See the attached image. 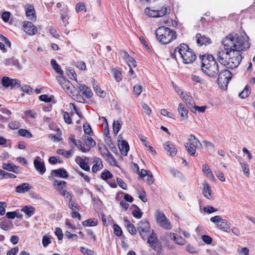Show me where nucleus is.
Masks as SVG:
<instances>
[{
    "label": "nucleus",
    "instance_id": "3c124183",
    "mask_svg": "<svg viewBox=\"0 0 255 255\" xmlns=\"http://www.w3.org/2000/svg\"><path fill=\"white\" fill-rule=\"evenodd\" d=\"M101 178L104 180H107L113 177V174L109 171H106L102 173Z\"/></svg>",
    "mask_w": 255,
    "mask_h": 255
},
{
    "label": "nucleus",
    "instance_id": "2eb2a0df",
    "mask_svg": "<svg viewBox=\"0 0 255 255\" xmlns=\"http://www.w3.org/2000/svg\"><path fill=\"white\" fill-rule=\"evenodd\" d=\"M94 165L92 168V172L96 173L97 171L102 169L103 168V165L101 158L97 157L93 158V161Z\"/></svg>",
    "mask_w": 255,
    "mask_h": 255
},
{
    "label": "nucleus",
    "instance_id": "09e8293b",
    "mask_svg": "<svg viewBox=\"0 0 255 255\" xmlns=\"http://www.w3.org/2000/svg\"><path fill=\"white\" fill-rule=\"evenodd\" d=\"M86 146L94 147L96 145V142L91 137H87L86 140L85 141Z\"/></svg>",
    "mask_w": 255,
    "mask_h": 255
},
{
    "label": "nucleus",
    "instance_id": "f8f14e48",
    "mask_svg": "<svg viewBox=\"0 0 255 255\" xmlns=\"http://www.w3.org/2000/svg\"><path fill=\"white\" fill-rule=\"evenodd\" d=\"M195 38L197 44L198 46L207 45L211 43L212 41L209 37H206L204 35H201L200 33H197L195 35Z\"/></svg>",
    "mask_w": 255,
    "mask_h": 255
},
{
    "label": "nucleus",
    "instance_id": "79ce46f5",
    "mask_svg": "<svg viewBox=\"0 0 255 255\" xmlns=\"http://www.w3.org/2000/svg\"><path fill=\"white\" fill-rule=\"evenodd\" d=\"M207 107L206 106L199 107L196 106L195 104L193 106V108H191L190 111L195 113L196 112H198L199 113H204Z\"/></svg>",
    "mask_w": 255,
    "mask_h": 255
},
{
    "label": "nucleus",
    "instance_id": "dca6fc26",
    "mask_svg": "<svg viewBox=\"0 0 255 255\" xmlns=\"http://www.w3.org/2000/svg\"><path fill=\"white\" fill-rule=\"evenodd\" d=\"M203 194L204 196L208 199H211L213 198L212 195L211 187L210 185L206 181L203 184Z\"/></svg>",
    "mask_w": 255,
    "mask_h": 255
},
{
    "label": "nucleus",
    "instance_id": "8fccbe9b",
    "mask_svg": "<svg viewBox=\"0 0 255 255\" xmlns=\"http://www.w3.org/2000/svg\"><path fill=\"white\" fill-rule=\"evenodd\" d=\"M59 193L62 196H63L64 198L68 199L69 201L70 200V199H72V194L65 189L61 191Z\"/></svg>",
    "mask_w": 255,
    "mask_h": 255
},
{
    "label": "nucleus",
    "instance_id": "a18cd8bd",
    "mask_svg": "<svg viewBox=\"0 0 255 255\" xmlns=\"http://www.w3.org/2000/svg\"><path fill=\"white\" fill-rule=\"evenodd\" d=\"M82 224L84 226L92 227L96 226L97 225V221L90 219L84 221Z\"/></svg>",
    "mask_w": 255,
    "mask_h": 255
},
{
    "label": "nucleus",
    "instance_id": "0e129e2a",
    "mask_svg": "<svg viewBox=\"0 0 255 255\" xmlns=\"http://www.w3.org/2000/svg\"><path fill=\"white\" fill-rule=\"evenodd\" d=\"M69 207L72 211H74L75 209L79 210V207L75 205V202L72 199L69 201Z\"/></svg>",
    "mask_w": 255,
    "mask_h": 255
},
{
    "label": "nucleus",
    "instance_id": "9b49d317",
    "mask_svg": "<svg viewBox=\"0 0 255 255\" xmlns=\"http://www.w3.org/2000/svg\"><path fill=\"white\" fill-rule=\"evenodd\" d=\"M23 30L29 35H35L37 32V28L31 22L25 21L23 25Z\"/></svg>",
    "mask_w": 255,
    "mask_h": 255
},
{
    "label": "nucleus",
    "instance_id": "338daca9",
    "mask_svg": "<svg viewBox=\"0 0 255 255\" xmlns=\"http://www.w3.org/2000/svg\"><path fill=\"white\" fill-rule=\"evenodd\" d=\"M55 235L57 237L59 240H61L63 237V234L62 230L60 228H56L55 232Z\"/></svg>",
    "mask_w": 255,
    "mask_h": 255
},
{
    "label": "nucleus",
    "instance_id": "c03bdc74",
    "mask_svg": "<svg viewBox=\"0 0 255 255\" xmlns=\"http://www.w3.org/2000/svg\"><path fill=\"white\" fill-rule=\"evenodd\" d=\"M242 168L243 169V171L247 177H249L250 175V170H249V165L247 163H242L240 162Z\"/></svg>",
    "mask_w": 255,
    "mask_h": 255
},
{
    "label": "nucleus",
    "instance_id": "f3484780",
    "mask_svg": "<svg viewBox=\"0 0 255 255\" xmlns=\"http://www.w3.org/2000/svg\"><path fill=\"white\" fill-rule=\"evenodd\" d=\"M164 149L169 152L171 156H174L176 154L177 150L170 141L165 142L164 144Z\"/></svg>",
    "mask_w": 255,
    "mask_h": 255
},
{
    "label": "nucleus",
    "instance_id": "c85d7f7f",
    "mask_svg": "<svg viewBox=\"0 0 255 255\" xmlns=\"http://www.w3.org/2000/svg\"><path fill=\"white\" fill-rule=\"evenodd\" d=\"M182 100L187 105V107L191 110L195 104L194 101L192 97L188 95H184L181 97Z\"/></svg>",
    "mask_w": 255,
    "mask_h": 255
},
{
    "label": "nucleus",
    "instance_id": "4468645a",
    "mask_svg": "<svg viewBox=\"0 0 255 255\" xmlns=\"http://www.w3.org/2000/svg\"><path fill=\"white\" fill-rule=\"evenodd\" d=\"M50 174L52 176L55 175L57 177L63 178H67L69 176L68 173L64 168L52 170Z\"/></svg>",
    "mask_w": 255,
    "mask_h": 255
},
{
    "label": "nucleus",
    "instance_id": "4be33fe9",
    "mask_svg": "<svg viewBox=\"0 0 255 255\" xmlns=\"http://www.w3.org/2000/svg\"><path fill=\"white\" fill-rule=\"evenodd\" d=\"M3 63L6 66H15L18 69L21 68L18 61L13 58H8L4 60Z\"/></svg>",
    "mask_w": 255,
    "mask_h": 255
},
{
    "label": "nucleus",
    "instance_id": "b1692460",
    "mask_svg": "<svg viewBox=\"0 0 255 255\" xmlns=\"http://www.w3.org/2000/svg\"><path fill=\"white\" fill-rule=\"evenodd\" d=\"M217 227L224 232L229 233L230 231V226L226 220L222 219L221 221L217 224Z\"/></svg>",
    "mask_w": 255,
    "mask_h": 255
},
{
    "label": "nucleus",
    "instance_id": "6ab92c4d",
    "mask_svg": "<svg viewBox=\"0 0 255 255\" xmlns=\"http://www.w3.org/2000/svg\"><path fill=\"white\" fill-rule=\"evenodd\" d=\"M169 237L172 240H173L176 244L183 245L186 243V241L184 239L173 233H170Z\"/></svg>",
    "mask_w": 255,
    "mask_h": 255
},
{
    "label": "nucleus",
    "instance_id": "7c9ffc66",
    "mask_svg": "<svg viewBox=\"0 0 255 255\" xmlns=\"http://www.w3.org/2000/svg\"><path fill=\"white\" fill-rule=\"evenodd\" d=\"M21 211L24 212L28 217H30L34 214L35 208L31 206H25L21 209Z\"/></svg>",
    "mask_w": 255,
    "mask_h": 255
},
{
    "label": "nucleus",
    "instance_id": "a878e982",
    "mask_svg": "<svg viewBox=\"0 0 255 255\" xmlns=\"http://www.w3.org/2000/svg\"><path fill=\"white\" fill-rule=\"evenodd\" d=\"M3 169L7 171L18 173V167L11 163H3L2 165Z\"/></svg>",
    "mask_w": 255,
    "mask_h": 255
},
{
    "label": "nucleus",
    "instance_id": "39448f33",
    "mask_svg": "<svg viewBox=\"0 0 255 255\" xmlns=\"http://www.w3.org/2000/svg\"><path fill=\"white\" fill-rule=\"evenodd\" d=\"M184 146L190 155L194 156L196 149L201 146L200 141L193 134H190L188 142L184 143Z\"/></svg>",
    "mask_w": 255,
    "mask_h": 255
},
{
    "label": "nucleus",
    "instance_id": "6e6552de",
    "mask_svg": "<svg viewBox=\"0 0 255 255\" xmlns=\"http://www.w3.org/2000/svg\"><path fill=\"white\" fill-rule=\"evenodd\" d=\"M150 227L148 222L141 220L137 224V230L139 232L141 238L145 239L149 234Z\"/></svg>",
    "mask_w": 255,
    "mask_h": 255
},
{
    "label": "nucleus",
    "instance_id": "4c0bfd02",
    "mask_svg": "<svg viewBox=\"0 0 255 255\" xmlns=\"http://www.w3.org/2000/svg\"><path fill=\"white\" fill-rule=\"evenodd\" d=\"M18 133L21 136L26 137V138H31L32 137V134L27 129H20L18 131Z\"/></svg>",
    "mask_w": 255,
    "mask_h": 255
},
{
    "label": "nucleus",
    "instance_id": "412c9836",
    "mask_svg": "<svg viewBox=\"0 0 255 255\" xmlns=\"http://www.w3.org/2000/svg\"><path fill=\"white\" fill-rule=\"evenodd\" d=\"M66 185V182L64 181H58L54 179L53 182V186L59 193L65 189Z\"/></svg>",
    "mask_w": 255,
    "mask_h": 255
},
{
    "label": "nucleus",
    "instance_id": "20e7f679",
    "mask_svg": "<svg viewBox=\"0 0 255 255\" xmlns=\"http://www.w3.org/2000/svg\"><path fill=\"white\" fill-rule=\"evenodd\" d=\"M155 34L157 40L162 44L169 43L177 36V34L174 30L165 26L159 27L156 30Z\"/></svg>",
    "mask_w": 255,
    "mask_h": 255
},
{
    "label": "nucleus",
    "instance_id": "ddd939ff",
    "mask_svg": "<svg viewBox=\"0 0 255 255\" xmlns=\"http://www.w3.org/2000/svg\"><path fill=\"white\" fill-rule=\"evenodd\" d=\"M26 16L28 19L32 20H36V15L34 6L31 4H27L26 7Z\"/></svg>",
    "mask_w": 255,
    "mask_h": 255
},
{
    "label": "nucleus",
    "instance_id": "49530a36",
    "mask_svg": "<svg viewBox=\"0 0 255 255\" xmlns=\"http://www.w3.org/2000/svg\"><path fill=\"white\" fill-rule=\"evenodd\" d=\"M10 83V88L11 89L15 88H19L21 85L20 81L17 79H12V81Z\"/></svg>",
    "mask_w": 255,
    "mask_h": 255
},
{
    "label": "nucleus",
    "instance_id": "864d4df0",
    "mask_svg": "<svg viewBox=\"0 0 255 255\" xmlns=\"http://www.w3.org/2000/svg\"><path fill=\"white\" fill-rule=\"evenodd\" d=\"M8 127L11 129H16L20 127V124L17 121H13L8 124Z\"/></svg>",
    "mask_w": 255,
    "mask_h": 255
},
{
    "label": "nucleus",
    "instance_id": "1a4fd4ad",
    "mask_svg": "<svg viewBox=\"0 0 255 255\" xmlns=\"http://www.w3.org/2000/svg\"><path fill=\"white\" fill-rule=\"evenodd\" d=\"M170 10V8L165 5H164L161 9L152 10L150 9L149 8H146L145 9V12L147 15L152 17L163 16Z\"/></svg>",
    "mask_w": 255,
    "mask_h": 255
},
{
    "label": "nucleus",
    "instance_id": "4d7b16f0",
    "mask_svg": "<svg viewBox=\"0 0 255 255\" xmlns=\"http://www.w3.org/2000/svg\"><path fill=\"white\" fill-rule=\"evenodd\" d=\"M117 182L119 186L124 190H126L127 189V185L125 183L122 179L117 177Z\"/></svg>",
    "mask_w": 255,
    "mask_h": 255
},
{
    "label": "nucleus",
    "instance_id": "ea45409f",
    "mask_svg": "<svg viewBox=\"0 0 255 255\" xmlns=\"http://www.w3.org/2000/svg\"><path fill=\"white\" fill-rule=\"evenodd\" d=\"M12 79L9 77L4 76L1 79V84L5 88H8L10 87V83Z\"/></svg>",
    "mask_w": 255,
    "mask_h": 255
},
{
    "label": "nucleus",
    "instance_id": "a19ab883",
    "mask_svg": "<svg viewBox=\"0 0 255 255\" xmlns=\"http://www.w3.org/2000/svg\"><path fill=\"white\" fill-rule=\"evenodd\" d=\"M249 88L250 86L249 85H246L244 90L239 94V96L242 99L247 98L251 93Z\"/></svg>",
    "mask_w": 255,
    "mask_h": 255
},
{
    "label": "nucleus",
    "instance_id": "e433bc0d",
    "mask_svg": "<svg viewBox=\"0 0 255 255\" xmlns=\"http://www.w3.org/2000/svg\"><path fill=\"white\" fill-rule=\"evenodd\" d=\"M122 126V122L120 120L114 121L113 123V132L117 134L120 130Z\"/></svg>",
    "mask_w": 255,
    "mask_h": 255
},
{
    "label": "nucleus",
    "instance_id": "37998d69",
    "mask_svg": "<svg viewBox=\"0 0 255 255\" xmlns=\"http://www.w3.org/2000/svg\"><path fill=\"white\" fill-rule=\"evenodd\" d=\"M67 75L69 77V78L73 79H74L75 80H77L76 77L77 74L75 73V71L73 69H67L66 71Z\"/></svg>",
    "mask_w": 255,
    "mask_h": 255
},
{
    "label": "nucleus",
    "instance_id": "bb28decb",
    "mask_svg": "<svg viewBox=\"0 0 255 255\" xmlns=\"http://www.w3.org/2000/svg\"><path fill=\"white\" fill-rule=\"evenodd\" d=\"M31 189V186L28 183H24L18 185L16 188V192L18 193H25Z\"/></svg>",
    "mask_w": 255,
    "mask_h": 255
},
{
    "label": "nucleus",
    "instance_id": "aec40b11",
    "mask_svg": "<svg viewBox=\"0 0 255 255\" xmlns=\"http://www.w3.org/2000/svg\"><path fill=\"white\" fill-rule=\"evenodd\" d=\"M80 91L82 92L83 95L88 98L92 97L93 93L91 89L84 84H80L78 87Z\"/></svg>",
    "mask_w": 255,
    "mask_h": 255
},
{
    "label": "nucleus",
    "instance_id": "2f4dec72",
    "mask_svg": "<svg viewBox=\"0 0 255 255\" xmlns=\"http://www.w3.org/2000/svg\"><path fill=\"white\" fill-rule=\"evenodd\" d=\"M92 82L94 90L97 93L98 95L101 97H104L106 95V93L102 90L100 87H99L97 83H96V81L94 79H92Z\"/></svg>",
    "mask_w": 255,
    "mask_h": 255
},
{
    "label": "nucleus",
    "instance_id": "6e6d98bb",
    "mask_svg": "<svg viewBox=\"0 0 255 255\" xmlns=\"http://www.w3.org/2000/svg\"><path fill=\"white\" fill-rule=\"evenodd\" d=\"M63 117L66 123L68 124H71L72 123V119L69 114L67 112H63Z\"/></svg>",
    "mask_w": 255,
    "mask_h": 255
},
{
    "label": "nucleus",
    "instance_id": "473e14b6",
    "mask_svg": "<svg viewBox=\"0 0 255 255\" xmlns=\"http://www.w3.org/2000/svg\"><path fill=\"white\" fill-rule=\"evenodd\" d=\"M56 152L57 154L62 155L64 157L68 158L71 157L72 155H73V150L71 149L70 150L66 151L64 149H59L56 150Z\"/></svg>",
    "mask_w": 255,
    "mask_h": 255
},
{
    "label": "nucleus",
    "instance_id": "72a5a7b5",
    "mask_svg": "<svg viewBox=\"0 0 255 255\" xmlns=\"http://www.w3.org/2000/svg\"><path fill=\"white\" fill-rule=\"evenodd\" d=\"M202 171L203 173L206 174L209 178L213 179L214 176L211 172L209 165L207 164H204L202 166Z\"/></svg>",
    "mask_w": 255,
    "mask_h": 255
},
{
    "label": "nucleus",
    "instance_id": "cd10ccee",
    "mask_svg": "<svg viewBox=\"0 0 255 255\" xmlns=\"http://www.w3.org/2000/svg\"><path fill=\"white\" fill-rule=\"evenodd\" d=\"M178 112L180 115V117L183 119L187 120L188 118V110L184 107L183 105L181 103L179 104L178 108Z\"/></svg>",
    "mask_w": 255,
    "mask_h": 255
},
{
    "label": "nucleus",
    "instance_id": "052dcab7",
    "mask_svg": "<svg viewBox=\"0 0 255 255\" xmlns=\"http://www.w3.org/2000/svg\"><path fill=\"white\" fill-rule=\"evenodd\" d=\"M133 92L137 96H139L142 92V86L139 85L134 86L133 87Z\"/></svg>",
    "mask_w": 255,
    "mask_h": 255
},
{
    "label": "nucleus",
    "instance_id": "393cba45",
    "mask_svg": "<svg viewBox=\"0 0 255 255\" xmlns=\"http://www.w3.org/2000/svg\"><path fill=\"white\" fill-rule=\"evenodd\" d=\"M119 147L122 154L126 156L129 149L128 142L125 140L122 141L121 143L119 144Z\"/></svg>",
    "mask_w": 255,
    "mask_h": 255
},
{
    "label": "nucleus",
    "instance_id": "5701e85b",
    "mask_svg": "<svg viewBox=\"0 0 255 255\" xmlns=\"http://www.w3.org/2000/svg\"><path fill=\"white\" fill-rule=\"evenodd\" d=\"M124 221L128 232L132 235H135L136 233V230L134 226L130 222L127 217H124Z\"/></svg>",
    "mask_w": 255,
    "mask_h": 255
},
{
    "label": "nucleus",
    "instance_id": "c9c22d12",
    "mask_svg": "<svg viewBox=\"0 0 255 255\" xmlns=\"http://www.w3.org/2000/svg\"><path fill=\"white\" fill-rule=\"evenodd\" d=\"M112 72L116 81L120 82L122 80V75L121 71L117 69H113Z\"/></svg>",
    "mask_w": 255,
    "mask_h": 255
},
{
    "label": "nucleus",
    "instance_id": "0eeeda50",
    "mask_svg": "<svg viewBox=\"0 0 255 255\" xmlns=\"http://www.w3.org/2000/svg\"><path fill=\"white\" fill-rule=\"evenodd\" d=\"M155 216L156 222L160 227L166 230L171 229V226L170 222L162 211L159 210H157L155 212Z\"/></svg>",
    "mask_w": 255,
    "mask_h": 255
},
{
    "label": "nucleus",
    "instance_id": "e2e57ef3",
    "mask_svg": "<svg viewBox=\"0 0 255 255\" xmlns=\"http://www.w3.org/2000/svg\"><path fill=\"white\" fill-rule=\"evenodd\" d=\"M83 128H84V132L86 134H88L89 135H92L93 131L92 130L90 126V125H84Z\"/></svg>",
    "mask_w": 255,
    "mask_h": 255
},
{
    "label": "nucleus",
    "instance_id": "c756f323",
    "mask_svg": "<svg viewBox=\"0 0 255 255\" xmlns=\"http://www.w3.org/2000/svg\"><path fill=\"white\" fill-rule=\"evenodd\" d=\"M51 65H52L53 68L55 71V72L60 75L59 76H63L64 71L61 69L60 66L58 64L56 61L52 59L50 61Z\"/></svg>",
    "mask_w": 255,
    "mask_h": 255
},
{
    "label": "nucleus",
    "instance_id": "13d9d810",
    "mask_svg": "<svg viewBox=\"0 0 255 255\" xmlns=\"http://www.w3.org/2000/svg\"><path fill=\"white\" fill-rule=\"evenodd\" d=\"M191 78V80L194 82L199 83L200 84H204L205 83V81L198 76L192 75Z\"/></svg>",
    "mask_w": 255,
    "mask_h": 255
},
{
    "label": "nucleus",
    "instance_id": "423d86ee",
    "mask_svg": "<svg viewBox=\"0 0 255 255\" xmlns=\"http://www.w3.org/2000/svg\"><path fill=\"white\" fill-rule=\"evenodd\" d=\"M217 82L220 87L226 89L229 81L232 77V73L227 69L221 70L218 73Z\"/></svg>",
    "mask_w": 255,
    "mask_h": 255
},
{
    "label": "nucleus",
    "instance_id": "de8ad7c7",
    "mask_svg": "<svg viewBox=\"0 0 255 255\" xmlns=\"http://www.w3.org/2000/svg\"><path fill=\"white\" fill-rule=\"evenodd\" d=\"M157 238L156 234L152 231V233L148 238L147 243L148 244L154 243V242H157Z\"/></svg>",
    "mask_w": 255,
    "mask_h": 255
},
{
    "label": "nucleus",
    "instance_id": "5fc2aeb1",
    "mask_svg": "<svg viewBox=\"0 0 255 255\" xmlns=\"http://www.w3.org/2000/svg\"><path fill=\"white\" fill-rule=\"evenodd\" d=\"M114 233L117 236H121L122 235L123 232L121 227L117 224H114L113 226Z\"/></svg>",
    "mask_w": 255,
    "mask_h": 255
},
{
    "label": "nucleus",
    "instance_id": "f257e3e1",
    "mask_svg": "<svg viewBox=\"0 0 255 255\" xmlns=\"http://www.w3.org/2000/svg\"><path fill=\"white\" fill-rule=\"evenodd\" d=\"M249 37L245 33L243 35L232 33L222 40L226 52H218L217 59L220 63L227 68L234 69L240 64L242 57V51H245L250 46Z\"/></svg>",
    "mask_w": 255,
    "mask_h": 255
},
{
    "label": "nucleus",
    "instance_id": "603ef678",
    "mask_svg": "<svg viewBox=\"0 0 255 255\" xmlns=\"http://www.w3.org/2000/svg\"><path fill=\"white\" fill-rule=\"evenodd\" d=\"M142 108L143 110V112L148 115L149 116L151 113V109L145 103H143L142 104Z\"/></svg>",
    "mask_w": 255,
    "mask_h": 255
},
{
    "label": "nucleus",
    "instance_id": "f03ea898",
    "mask_svg": "<svg viewBox=\"0 0 255 255\" xmlns=\"http://www.w3.org/2000/svg\"><path fill=\"white\" fill-rule=\"evenodd\" d=\"M201 69L203 72L211 78H216L219 71V65L214 56L211 54L200 55Z\"/></svg>",
    "mask_w": 255,
    "mask_h": 255
},
{
    "label": "nucleus",
    "instance_id": "a211bd4d",
    "mask_svg": "<svg viewBox=\"0 0 255 255\" xmlns=\"http://www.w3.org/2000/svg\"><path fill=\"white\" fill-rule=\"evenodd\" d=\"M35 169L39 172L41 175L45 173L46 171V168L43 162H42L37 159H35L33 162Z\"/></svg>",
    "mask_w": 255,
    "mask_h": 255
},
{
    "label": "nucleus",
    "instance_id": "680f3d73",
    "mask_svg": "<svg viewBox=\"0 0 255 255\" xmlns=\"http://www.w3.org/2000/svg\"><path fill=\"white\" fill-rule=\"evenodd\" d=\"M202 239L204 242L208 245H210L212 242V238L208 235H203L202 236Z\"/></svg>",
    "mask_w": 255,
    "mask_h": 255
},
{
    "label": "nucleus",
    "instance_id": "9d476101",
    "mask_svg": "<svg viewBox=\"0 0 255 255\" xmlns=\"http://www.w3.org/2000/svg\"><path fill=\"white\" fill-rule=\"evenodd\" d=\"M56 79L63 90L68 94L70 95L73 94V90L74 89V87L69 80L65 78L63 76H57Z\"/></svg>",
    "mask_w": 255,
    "mask_h": 255
},
{
    "label": "nucleus",
    "instance_id": "69168bd1",
    "mask_svg": "<svg viewBox=\"0 0 255 255\" xmlns=\"http://www.w3.org/2000/svg\"><path fill=\"white\" fill-rule=\"evenodd\" d=\"M49 32L50 34L55 38H59L60 37L59 34L57 32V30L52 26L49 27Z\"/></svg>",
    "mask_w": 255,
    "mask_h": 255
},
{
    "label": "nucleus",
    "instance_id": "58836bf2",
    "mask_svg": "<svg viewBox=\"0 0 255 255\" xmlns=\"http://www.w3.org/2000/svg\"><path fill=\"white\" fill-rule=\"evenodd\" d=\"M103 155L106 157L107 161L110 164H112V162H116L115 158L107 149H105V153H103Z\"/></svg>",
    "mask_w": 255,
    "mask_h": 255
},
{
    "label": "nucleus",
    "instance_id": "7ed1b4c3",
    "mask_svg": "<svg viewBox=\"0 0 255 255\" xmlns=\"http://www.w3.org/2000/svg\"><path fill=\"white\" fill-rule=\"evenodd\" d=\"M178 53L185 64L192 63L196 59V55L193 50L185 43H181L171 54V58L176 59V54Z\"/></svg>",
    "mask_w": 255,
    "mask_h": 255
},
{
    "label": "nucleus",
    "instance_id": "bf43d9fd",
    "mask_svg": "<svg viewBox=\"0 0 255 255\" xmlns=\"http://www.w3.org/2000/svg\"><path fill=\"white\" fill-rule=\"evenodd\" d=\"M75 66L81 70H85L86 69V63L83 61H77L75 63Z\"/></svg>",
    "mask_w": 255,
    "mask_h": 255
},
{
    "label": "nucleus",
    "instance_id": "f704fd0d",
    "mask_svg": "<svg viewBox=\"0 0 255 255\" xmlns=\"http://www.w3.org/2000/svg\"><path fill=\"white\" fill-rule=\"evenodd\" d=\"M132 207L134 209L132 212V214L135 218L140 219L141 218L143 213L140 211V209L136 205L133 204Z\"/></svg>",
    "mask_w": 255,
    "mask_h": 255
},
{
    "label": "nucleus",
    "instance_id": "774afa93",
    "mask_svg": "<svg viewBox=\"0 0 255 255\" xmlns=\"http://www.w3.org/2000/svg\"><path fill=\"white\" fill-rule=\"evenodd\" d=\"M18 252V248L14 247L12 249L9 250L7 253L6 255H16L17 253Z\"/></svg>",
    "mask_w": 255,
    "mask_h": 255
}]
</instances>
